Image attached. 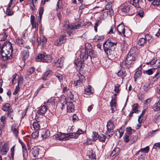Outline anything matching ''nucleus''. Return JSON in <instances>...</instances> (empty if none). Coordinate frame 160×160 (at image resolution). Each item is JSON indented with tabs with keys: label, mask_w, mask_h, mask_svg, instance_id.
<instances>
[{
	"label": "nucleus",
	"mask_w": 160,
	"mask_h": 160,
	"mask_svg": "<svg viewBox=\"0 0 160 160\" xmlns=\"http://www.w3.org/2000/svg\"><path fill=\"white\" fill-rule=\"evenodd\" d=\"M68 134L59 133L57 134L56 138L60 140H67L68 139Z\"/></svg>",
	"instance_id": "nucleus-12"
},
{
	"label": "nucleus",
	"mask_w": 160,
	"mask_h": 160,
	"mask_svg": "<svg viewBox=\"0 0 160 160\" xmlns=\"http://www.w3.org/2000/svg\"><path fill=\"white\" fill-rule=\"evenodd\" d=\"M153 109L155 111H158L160 110V98L158 102L155 103L153 106Z\"/></svg>",
	"instance_id": "nucleus-24"
},
{
	"label": "nucleus",
	"mask_w": 160,
	"mask_h": 160,
	"mask_svg": "<svg viewBox=\"0 0 160 160\" xmlns=\"http://www.w3.org/2000/svg\"><path fill=\"white\" fill-rule=\"evenodd\" d=\"M83 22H81L77 25H74L71 26L72 28L74 29H78L82 27L83 26Z\"/></svg>",
	"instance_id": "nucleus-30"
},
{
	"label": "nucleus",
	"mask_w": 160,
	"mask_h": 160,
	"mask_svg": "<svg viewBox=\"0 0 160 160\" xmlns=\"http://www.w3.org/2000/svg\"><path fill=\"white\" fill-rule=\"evenodd\" d=\"M154 119L158 123H160V113H158L154 116Z\"/></svg>",
	"instance_id": "nucleus-39"
},
{
	"label": "nucleus",
	"mask_w": 160,
	"mask_h": 160,
	"mask_svg": "<svg viewBox=\"0 0 160 160\" xmlns=\"http://www.w3.org/2000/svg\"><path fill=\"white\" fill-rule=\"evenodd\" d=\"M19 91V86H17L15 89L14 92H13V95H16L17 94Z\"/></svg>",
	"instance_id": "nucleus-62"
},
{
	"label": "nucleus",
	"mask_w": 160,
	"mask_h": 160,
	"mask_svg": "<svg viewBox=\"0 0 160 160\" xmlns=\"http://www.w3.org/2000/svg\"><path fill=\"white\" fill-rule=\"evenodd\" d=\"M99 135H98L97 132H93L92 135V139L95 141L98 138Z\"/></svg>",
	"instance_id": "nucleus-46"
},
{
	"label": "nucleus",
	"mask_w": 160,
	"mask_h": 160,
	"mask_svg": "<svg viewBox=\"0 0 160 160\" xmlns=\"http://www.w3.org/2000/svg\"><path fill=\"white\" fill-rule=\"evenodd\" d=\"M67 104L68 112H73L74 111V107L72 101L67 102Z\"/></svg>",
	"instance_id": "nucleus-11"
},
{
	"label": "nucleus",
	"mask_w": 160,
	"mask_h": 160,
	"mask_svg": "<svg viewBox=\"0 0 160 160\" xmlns=\"http://www.w3.org/2000/svg\"><path fill=\"white\" fill-rule=\"evenodd\" d=\"M119 151V148H114L110 154V156L112 157L118 153Z\"/></svg>",
	"instance_id": "nucleus-41"
},
{
	"label": "nucleus",
	"mask_w": 160,
	"mask_h": 160,
	"mask_svg": "<svg viewBox=\"0 0 160 160\" xmlns=\"http://www.w3.org/2000/svg\"><path fill=\"white\" fill-rule=\"evenodd\" d=\"M146 73L147 74L150 75L152 74L153 72L152 69H150L146 71Z\"/></svg>",
	"instance_id": "nucleus-64"
},
{
	"label": "nucleus",
	"mask_w": 160,
	"mask_h": 160,
	"mask_svg": "<svg viewBox=\"0 0 160 160\" xmlns=\"http://www.w3.org/2000/svg\"><path fill=\"white\" fill-rule=\"evenodd\" d=\"M98 138L101 142H105L106 137L102 134L99 135Z\"/></svg>",
	"instance_id": "nucleus-51"
},
{
	"label": "nucleus",
	"mask_w": 160,
	"mask_h": 160,
	"mask_svg": "<svg viewBox=\"0 0 160 160\" xmlns=\"http://www.w3.org/2000/svg\"><path fill=\"white\" fill-rule=\"evenodd\" d=\"M10 108L11 107L10 104L8 103H6L2 106V109L3 111H8L9 110L11 109Z\"/></svg>",
	"instance_id": "nucleus-28"
},
{
	"label": "nucleus",
	"mask_w": 160,
	"mask_h": 160,
	"mask_svg": "<svg viewBox=\"0 0 160 160\" xmlns=\"http://www.w3.org/2000/svg\"><path fill=\"white\" fill-rule=\"evenodd\" d=\"M114 125L112 122L109 121L107 122V130L106 131L107 135L110 138L113 134Z\"/></svg>",
	"instance_id": "nucleus-4"
},
{
	"label": "nucleus",
	"mask_w": 160,
	"mask_h": 160,
	"mask_svg": "<svg viewBox=\"0 0 160 160\" xmlns=\"http://www.w3.org/2000/svg\"><path fill=\"white\" fill-rule=\"evenodd\" d=\"M62 44L61 42V41H60L59 40H57L55 41L54 42V44L56 46H59Z\"/></svg>",
	"instance_id": "nucleus-61"
},
{
	"label": "nucleus",
	"mask_w": 160,
	"mask_h": 160,
	"mask_svg": "<svg viewBox=\"0 0 160 160\" xmlns=\"http://www.w3.org/2000/svg\"><path fill=\"white\" fill-rule=\"evenodd\" d=\"M13 111L12 109H10L8 111L7 113L8 116L12 119H13V116L14 114Z\"/></svg>",
	"instance_id": "nucleus-50"
},
{
	"label": "nucleus",
	"mask_w": 160,
	"mask_h": 160,
	"mask_svg": "<svg viewBox=\"0 0 160 160\" xmlns=\"http://www.w3.org/2000/svg\"><path fill=\"white\" fill-rule=\"evenodd\" d=\"M117 74L120 77H124L126 75V73L124 70L122 69L118 72Z\"/></svg>",
	"instance_id": "nucleus-36"
},
{
	"label": "nucleus",
	"mask_w": 160,
	"mask_h": 160,
	"mask_svg": "<svg viewBox=\"0 0 160 160\" xmlns=\"http://www.w3.org/2000/svg\"><path fill=\"white\" fill-rule=\"evenodd\" d=\"M117 42H113L110 39L107 40L103 44V48L105 53L108 55H111L114 51Z\"/></svg>",
	"instance_id": "nucleus-2"
},
{
	"label": "nucleus",
	"mask_w": 160,
	"mask_h": 160,
	"mask_svg": "<svg viewBox=\"0 0 160 160\" xmlns=\"http://www.w3.org/2000/svg\"><path fill=\"white\" fill-rule=\"evenodd\" d=\"M117 31L119 34L125 37V26L123 24H121L119 25L117 28Z\"/></svg>",
	"instance_id": "nucleus-9"
},
{
	"label": "nucleus",
	"mask_w": 160,
	"mask_h": 160,
	"mask_svg": "<svg viewBox=\"0 0 160 160\" xmlns=\"http://www.w3.org/2000/svg\"><path fill=\"white\" fill-rule=\"evenodd\" d=\"M9 149L8 145L7 143H5L2 146L0 147V153L2 155H5L8 151Z\"/></svg>",
	"instance_id": "nucleus-7"
},
{
	"label": "nucleus",
	"mask_w": 160,
	"mask_h": 160,
	"mask_svg": "<svg viewBox=\"0 0 160 160\" xmlns=\"http://www.w3.org/2000/svg\"><path fill=\"white\" fill-rule=\"evenodd\" d=\"M30 150V152L32 154L33 156L35 159H39L42 156L41 155V151L37 147H34L32 149L30 148L28 150Z\"/></svg>",
	"instance_id": "nucleus-3"
},
{
	"label": "nucleus",
	"mask_w": 160,
	"mask_h": 160,
	"mask_svg": "<svg viewBox=\"0 0 160 160\" xmlns=\"http://www.w3.org/2000/svg\"><path fill=\"white\" fill-rule=\"evenodd\" d=\"M101 23V21L99 20H97L96 22L95 23L94 25V30L96 32H97V28L99 25Z\"/></svg>",
	"instance_id": "nucleus-53"
},
{
	"label": "nucleus",
	"mask_w": 160,
	"mask_h": 160,
	"mask_svg": "<svg viewBox=\"0 0 160 160\" xmlns=\"http://www.w3.org/2000/svg\"><path fill=\"white\" fill-rule=\"evenodd\" d=\"M12 1L11 0L9 4L8 5L6 11V14L8 15H12L13 14V12L10 9V8L12 4Z\"/></svg>",
	"instance_id": "nucleus-18"
},
{
	"label": "nucleus",
	"mask_w": 160,
	"mask_h": 160,
	"mask_svg": "<svg viewBox=\"0 0 160 160\" xmlns=\"http://www.w3.org/2000/svg\"><path fill=\"white\" fill-rule=\"evenodd\" d=\"M116 28L114 25H112L108 31V34H114L116 31Z\"/></svg>",
	"instance_id": "nucleus-27"
},
{
	"label": "nucleus",
	"mask_w": 160,
	"mask_h": 160,
	"mask_svg": "<svg viewBox=\"0 0 160 160\" xmlns=\"http://www.w3.org/2000/svg\"><path fill=\"white\" fill-rule=\"evenodd\" d=\"M146 40L144 38H141L139 39L138 44L139 45L142 46L145 43Z\"/></svg>",
	"instance_id": "nucleus-37"
},
{
	"label": "nucleus",
	"mask_w": 160,
	"mask_h": 160,
	"mask_svg": "<svg viewBox=\"0 0 160 160\" xmlns=\"http://www.w3.org/2000/svg\"><path fill=\"white\" fill-rule=\"evenodd\" d=\"M35 69L33 67L30 68L27 72V75L29 76L31 75L34 71Z\"/></svg>",
	"instance_id": "nucleus-49"
},
{
	"label": "nucleus",
	"mask_w": 160,
	"mask_h": 160,
	"mask_svg": "<svg viewBox=\"0 0 160 160\" xmlns=\"http://www.w3.org/2000/svg\"><path fill=\"white\" fill-rule=\"evenodd\" d=\"M150 88V84L149 82H146L143 87L144 91H147Z\"/></svg>",
	"instance_id": "nucleus-48"
},
{
	"label": "nucleus",
	"mask_w": 160,
	"mask_h": 160,
	"mask_svg": "<svg viewBox=\"0 0 160 160\" xmlns=\"http://www.w3.org/2000/svg\"><path fill=\"white\" fill-rule=\"evenodd\" d=\"M68 139L71 138H76L78 137L77 134L75 132L69 133H68Z\"/></svg>",
	"instance_id": "nucleus-31"
},
{
	"label": "nucleus",
	"mask_w": 160,
	"mask_h": 160,
	"mask_svg": "<svg viewBox=\"0 0 160 160\" xmlns=\"http://www.w3.org/2000/svg\"><path fill=\"white\" fill-rule=\"evenodd\" d=\"M10 55L9 51H7V50H2L1 53L2 58L4 60H8Z\"/></svg>",
	"instance_id": "nucleus-13"
},
{
	"label": "nucleus",
	"mask_w": 160,
	"mask_h": 160,
	"mask_svg": "<svg viewBox=\"0 0 160 160\" xmlns=\"http://www.w3.org/2000/svg\"><path fill=\"white\" fill-rule=\"evenodd\" d=\"M11 130L15 136L17 137L18 133V125L16 123L13 124L11 127Z\"/></svg>",
	"instance_id": "nucleus-10"
},
{
	"label": "nucleus",
	"mask_w": 160,
	"mask_h": 160,
	"mask_svg": "<svg viewBox=\"0 0 160 160\" xmlns=\"http://www.w3.org/2000/svg\"><path fill=\"white\" fill-rule=\"evenodd\" d=\"M32 28H35L36 30H37L38 29V24L35 22L31 23Z\"/></svg>",
	"instance_id": "nucleus-60"
},
{
	"label": "nucleus",
	"mask_w": 160,
	"mask_h": 160,
	"mask_svg": "<svg viewBox=\"0 0 160 160\" xmlns=\"http://www.w3.org/2000/svg\"><path fill=\"white\" fill-rule=\"evenodd\" d=\"M91 86L89 85H88L87 87V88L85 89L84 93V96L86 97L85 95H89L93 93V92L91 91Z\"/></svg>",
	"instance_id": "nucleus-21"
},
{
	"label": "nucleus",
	"mask_w": 160,
	"mask_h": 160,
	"mask_svg": "<svg viewBox=\"0 0 160 160\" xmlns=\"http://www.w3.org/2000/svg\"><path fill=\"white\" fill-rule=\"evenodd\" d=\"M38 132L36 131L33 132L32 134V138H35L38 137Z\"/></svg>",
	"instance_id": "nucleus-58"
},
{
	"label": "nucleus",
	"mask_w": 160,
	"mask_h": 160,
	"mask_svg": "<svg viewBox=\"0 0 160 160\" xmlns=\"http://www.w3.org/2000/svg\"><path fill=\"white\" fill-rule=\"evenodd\" d=\"M104 38V37L103 35L102 36H98V35H96L95 38H94V39L96 41H97L99 40H102Z\"/></svg>",
	"instance_id": "nucleus-45"
},
{
	"label": "nucleus",
	"mask_w": 160,
	"mask_h": 160,
	"mask_svg": "<svg viewBox=\"0 0 160 160\" xmlns=\"http://www.w3.org/2000/svg\"><path fill=\"white\" fill-rule=\"evenodd\" d=\"M47 110V108L45 105L42 106L38 110V113L40 114H44Z\"/></svg>",
	"instance_id": "nucleus-20"
},
{
	"label": "nucleus",
	"mask_w": 160,
	"mask_h": 160,
	"mask_svg": "<svg viewBox=\"0 0 160 160\" xmlns=\"http://www.w3.org/2000/svg\"><path fill=\"white\" fill-rule=\"evenodd\" d=\"M63 26L66 29H67L68 28H69L71 26H70L69 25V22L68 20L66 19L65 21V23L64 24Z\"/></svg>",
	"instance_id": "nucleus-47"
},
{
	"label": "nucleus",
	"mask_w": 160,
	"mask_h": 160,
	"mask_svg": "<svg viewBox=\"0 0 160 160\" xmlns=\"http://www.w3.org/2000/svg\"><path fill=\"white\" fill-rule=\"evenodd\" d=\"M37 58L39 61L44 62H51L52 58L50 55H45L43 54H40L37 56Z\"/></svg>",
	"instance_id": "nucleus-5"
},
{
	"label": "nucleus",
	"mask_w": 160,
	"mask_h": 160,
	"mask_svg": "<svg viewBox=\"0 0 160 160\" xmlns=\"http://www.w3.org/2000/svg\"><path fill=\"white\" fill-rule=\"evenodd\" d=\"M116 101L115 98H113L110 102L111 109L112 112H114L116 110Z\"/></svg>",
	"instance_id": "nucleus-15"
},
{
	"label": "nucleus",
	"mask_w": 160,
	"mask_h": 160,
	"mask_svg": "<svg viewBox=\"0 0 160 160\" xmlns=\"http://www.w3.org/2000/svg\"><path fill=\"white\" fill-rule=\"evenodd\" d=\"M120 85L118 84L115 85L114 91L115 92L117 93L119 92L120 90Z\"/></svg>",
	"instance_id": "nucleus-43"
},
{
	"label": "nucleus",
	"mask_w": 160,
	"mask_h": 160,
	"mask_svg": "<svg viewBox=\"0 0 160 160\" xmlns=\"http://www.w3.org/2000/svg\"><path fill=\"white\" fill-rule=\"evenodd\" d=\"M32 126L34 129L35 130H38L40 129V127L38 122H34L33 123Z\"/></svg>",
	"instance_id": "nucleus-35"
},
{
	"label": "nucleus",
	"mask_w": 160,
	"mask_h": 160,
	"mask_svg": "<svg viewBox=\"0 0 160 160\" xmlns=\"http://www.w3.org/2000/svg\"><path fill=\"white\" fill-rule=\"evenodd\" d=\"M80 57L81 59L82 58L83 61H84L88 58V55L86 53L85 50H83L81 51V53L80 55Z\"/></svg>",
	"instance_id": "nucleus-23"
},
{
	"label": "nucleus",
	"mask_w": 160,
	"mask_h": 160,
	"mask_svg": "<svg viewBox=\"0 0 160 160\" xmlns=\"http://www.w3.org/2000/svg\"><path fill=\"white\" fill-rule=\"evenodd\" d=\"M50 136V132L48 130H44L42 132L41 136L43 139L48 138Z\"/></svg>",
	"instance_id": "nucleus-17"
},
{
	"label": "nucleus",
	"mask_w": 160,
	"mask_h": 160,
	"mask_svg": "<svg viewBox=\"0 0 160 160\" xmlns=\"http://www.w3.org/2000/svg\"><path fill=\"white\" fill-rule=\"evenodd\" d=\"M52 72V71L51 70H48L46 72H45L44 74V77L43 78V79H45V78H47V77H49L51 75Z\"/></svg>",
	"instance_id": "nucleus-40"
},
{
	"label": "nucleus",
	"mask_w": 160,
	"mask_h": 160,
	"mask_svg": "<svg viewBox=\"0 0 160 160\" xmlns=\"http://www.w3.org/2000/svg\"><path fill=\"white\" fill-rule=\"evenodd\" d=\"M74 63L78 68L79 69H80L82 68L83 64V62L81 60H76L74 62Z\"/></svg>",
	"instance_id": "nucleus-32"
},
{
	"label": "nucleus",
	"mask_w": 160,
	"mask_h": 160,
	"mask_svg": "<svg viewBox=\"0 0 160 160\" xmlns=\"http://www.w3.org/2000/svg\"><path fill=\"white\" fill-rule=\"evenodd\" d=\"M149 150V146H147L144 148H142L141 149V151L142 152H143L145 153H147Z\"/></svg>",
	"instance_id": "nucleus-55"
},
{
	"label": "nucleus",
	"mask_w": 160,
	"mask_h": 160,
	"mask_svg": "<svg viewBox=\"0 0 160 160\" xmlns=\"http://www.w3.org/2000/svg\"><path fill=\"white\" fill-rule=\"evenodd\" d=\"M77 80L74 82L75 86L80 85L82 83L85 81L84 77L80 73H78L76 75Z\"/></svg>",
	"instance_id": "nucleus-6"
},
{
	"label": "nucleus",
	"mask_w": 160,
	"mask_h": 160,
	"mask_svg": "<svg viewBox=\"0 0 160 160\" xmlns=\"http://www.w3.org/2000/svg\"><path fill=\"white\" fill-rule=\"evenodd\" d=\"M137 48L134 47L132 48L128 55L125 61L122 62L126 67L129 68L131 66L134 61L136 60L138 56L136 52Z\"/></svg>",
	"instance_id": "nucleus-1"
},
{
	"label": "nucleus",
	"mask_w": 160,
	"mask_h": 160,
	"mask_svg": "<svg viewBox=\"0 0 160 160\" xmlns=\"http://www.w3.org/2000/svg\"><path fill=\"white\" fill-rule=\"evenodd\" d=\"M130 10L131 9L130 5L125 6L122 9V11L125 13L129 12Z\"/></svg>",
	"instance_id": "nucleus-34"
},
{
	"label": "nucleus",
	"mask_w": 160,
	"mask_h": 160,
	"mask_svg": "<svg viewBox=\"0 0 160 160\" xmlns=\"http://www.w3.org/2000/svg\"><path fill=\"white\" fill-rule=\"evenodd\" d=\"M151 6L153 8V6H158L160 4V0H152Z\"/></svg>",
	"instance_id": "nucleus-33"
},
{
	"label": "nucleus",
	"mask_w": 160,
	"mask_h": 160,
	"mask_svg": "<svg viewBox=\"0 0 160 160\" xmlns=\"http://www.w3.org/2000/svg\"><path fill=\"white\" fill-rule=\"evenodd\" d=\"M142 73V71L141 70L137 71L135 74L134 76L135 78H137L139 77Z\"/></svg>",
	"instance_id": "nucleus-57"
},
{
	"label": "nucleus",
	"mask_w": 160,
	"mask_h": 160,
	"mask_svg": "<svg viewBox=\"0 0 160 160\" xmlns=\"http://www.w3.org/2000/svg\"><path fill=\"white\" fill-rule=\"evenodd\" d=\"M126 132L127 133L129 134H131L132 133H133L135 131L132 129L131 128L129 127L126 128Z\"/></svg>",
	"instance_id": "nucleus-54"
},
{
	"label": "nucleus",
	"mask_w": 160,
	"mask_h": 160,
	"mask_svg": "<svg viewBox=\"0 0 160 160\" xmlns=\"http://www.w3.org/2000/svg\"><path fill=\"white\" fill-rule=\"evenodd\" d=\"M63 61L61 59L59 60V58H56L54 60V65L56 67H61L62 66Z\"/></svg>",
	"instance_id": "nucleus-16"
},
{
	"label": "nucleus",
	"mask_w": 160,
	"mask_h": 160,
	"mask_svg": "<svg viewBox=\"0 0 160 160\" xmlns=\"http://www.w3.org/2000/svg\"><path fill=\"white\" fill-rule=\"evenodd\" d=\"M22 148L23 151V156L24 158L26 159L27 157L28 156L27 150L26 147Z\"/></svg>",
	"instance_id": "nucleus-42"
},
{
	"label": "nucleus",
	"mask_w": 160,
	"mask_h": 160,
	"mask_svg": "<svg viewBox=\"0 0 160 160\" xmlns=\"http://www.w3.org/2000/svg\"><path fill=\"white\" fill-rule=\"evenodd\" d=\"M73 28H72L71 26L69 28L67 29V33L69 36H72L74 32V30Z\"/></svg>",
	"instance_id": "nucleus-38"
},
{
	"label": "nucleus",
	"mask_w": 160,
	"mask_h": 160,
	"mask_svg": "<svg viewBox=\"0 0 160 160\" xmlns=\"http://www.w3.org/2000/svg\"><path fill=\"white\" fill-rule=\"evenodd\" d=\"M112 6V3L109 2L106 5L105 7V9L107 10H108L110 14L111 15L113 14V11L112 9L111 8Z\"/></svg>",
	"instance_id": "nucleus-22"
},
{
	"label": "nucleus",
	"mask_w": 160,
	"mask_h": 160,
	"mask_svg": "<svg viewBox=\"0 0 160 160\" xmlns=\"http://www.w3.org/2000/svg\"><path fill=\"white\" fill-rule=\"evenodd\" d=\"M0 125L2 128H4L6 124V117L4 115L2 116L0 118Z\"/></svg>",
	"instance_id": "nucleus-25"
},
{
	"label": "nucleus",
	"mask_w": 160,
	"mask_h": 160,
	"mask_svg": "<svg viewBox=\"0 0 160 160\" xmlns=\"http://www.w3.org/2000/svg\"><path fill=\"white\" fill-rule=\"evenodd\" d=\"M29 51L26 49H24L21 52V56L24 60L27 59L29 57Z\"/></svg>",
	"instance_id": "nucleus-14"
},
{
	"label": "nucleus",
	"mask_w": 160,
	"mask_h": 160,
	"mask_svg": "<svg viewBox=\"0 0 160 160\" xmlns=\"http://www.w3.org/2000/svg\"><path fill=\"white\" fill-rule=\"evenodd\" d=\"M158 129H156L155 130H152L149 132L147 134V136L148 137H152L154 134V133L156 131H158Z\"/></svg>",
	"instance_id": "nucleus-52"
},
{
	"label": "nucleus",
	"mask_w": 160,
	"mask_h": 160,
	"mask_svg": "<svg viewBox=\"0 0 160 160\" xmlns=\"http://www.w3.org/2000/svg\"><path fill=\"white\" fill-rule=\"evenodd\" d=\"M14 148L15 146H13L10 150L12 158H13L14 154Z\"/></svg>",
	"instance_id": "nucleus-59"
},
{
	"label": "nucleus",
	"mask_w": 160,
	"mask_h": 160,
	"mask_svg": "<svg viewBox=\"0 0 160 160\" xmlns=\"http://www.w3.org/2000/svg\"><path fill=\"white\" fill-rule=\"evenodd\" d=\"M38 45L41 47H44L46 46L47 42V39L46 37L43 36L39 38H38Z\"/></svg>",
	"instance_id": "nucleus-8"
},
{
	"label": "nucleus",
	"mask_w": 160,
	"mask_h": 160,
	"mask_svg": "<svg viewBox=\"0 0 160 160\" xmlns=\"http://www.w3.org/2000/svg\"><path fill=\"white\" fill-rule=\"evenodd\" d=\"M25 35L23 34L22 37V38H18L16 39V42L20 46L22 47L23 46V44L25 42V41L23 39L24 38Z\"/></svg>",
	"instance_id": "nucleus-19"
},
{
	"label": "nucleus",
	"mask_w": 160,
	"mask_h": 160,
	"mask_svg": "<svg viewBox=\"0 0 160 160\" xmlns=\"http://www.w3.org/2000/svg\"><path fill=\"white\" fill-rule=\"evenodd\" d=\"M138 105L137 104H134L132 106V111L136 113H138L139 111L138 110Z\"/></svg>",
	"instance_id": "nucleus-44"
},
{
	"label": "nucleus",
	"mask_w": 160,
	"mask_h": 160,
	"mask_svg": "<svg viewBox=\"0 0 160 160\" xmlns=\"http://www.w3.org/2000/svg\"><path fill=\"white\" fill-rule=\"evenodd\" d=\"M92 24V23L90 22H87L83 23V26L85 27H88L89 26H90Z\"/></svg>",
	"instance_id": "nucleus-63"
},
{
	"label": "nucleus",
	"mask_w": 160,
	"mask_h": 160,
	"mask_svg": "<svg viewBox=\"0 0 160 160\" xmlns=\"http://www.w3.org/2000/svg\"><path fill=\"white\" fill-rule=\"evenodd\" d=\"M141 2V0H133V5L136 8L140 7V4Z\"/></svg>",
	"instance_id": "nucleus-29"
},
{
	"label": "nucleus",
	"mask_w": 160,
	"mask_h": 160,
	"mask_svg": "<svg viewBox=\"0 0 160 160\" xmlns=\"http://www.w3.org/2000/svg\"><path fill=\"white\" fill-rule=\"evenodd\" d=\"M8 36V34L4 31L3 33L0 34V41H3L5 40Z\"/></svg>",
	"instance_id": "nucleus-26"
},
{
	"label": "nucleus",
	"mask_w": 160,
	"mask_h": 160,
	"mask_svg": "<svg viewBox=\"0 0 160 160\" xmlns=\"http://www.w3.org/2000/svg\"><path fill=\"white\" fill-rule=\"evenodd\" d=\"M43 12V8L42 7L40 8L39 12V16L40 17V20L41 19L42 15Z\"/></svg>",
	"instance_id": "nucleus-56"
}]
</instances>
